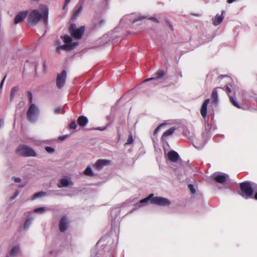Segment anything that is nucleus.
I'll list each match as a JSON object with an SVG mask.
<instances>
[{
    "label": "nucleus",
    "instance_id": "obj_11",
    "mask_svg": "<svg viewBox=\"0 0 257 257\" xmlns=\"http://www.w3.org/2000/svg\"><path fill=\"white\" fill-rule=\"evenodd\" d=\"M110 161L104 159H99L94 164L93 167L97 170H101L104 167L110 164Z\"/></svg>",
    "mask_w": 257,
    "mask_h": 257
},
{
    "label": "nucleus",
    "instance_id": "obj_16",
    "mask_svg": "<svg viewBox=\"0 0 257 257\" xmlns=\"http://www.w3.org/2000/svg\"><path fill=\"white\" fill-rule=\"evenodd\" d=\"M210 102V99L209 98L206 99L203 103L202 104L201 108V114L202 116L203 117H205L206 116L207 114V107L208 104V103Z\"/></svg>",
    "mask_w": 257,
    "mask_h": 257
},
{
    "label": "nucleus",
    "instance_id": "obj_3",
    "mask_svg": "<svg viewBox=\"0 0 257 257\" xmlns=\"http://www.w3.org/2000/svg\"><path fill=\"white\" fill-rule=\"evenodd\" d=\"M65 44L62 45L60 40H57L55 42L56 51L58 53H60L62 51H69L74 49L78 45L76 42H72V38L68 36L64 35L60 38Z\"/></svg>",
    "mask_w": 257,
    "mask_h": 257
},
{
    "label": "nucleus",
    "instance_id": "obj_49",
    "mask_svg": "<svg viewBox=\"0 0 257 257\" xmlns=\"http://www.w3.org/2000/svg\"><path fill=\"white\" fill-rule=\"evenodd\" d=\"M43 67H44V68L45 69L46 68V67L45 63H43Z\"/></svg>",
    "mask_w": 257,
    "mask_h": 257
},
{
    "label": "nucleus",
    "instance_id": "obj_32",
    "mask_svg": "<svg viewBox=\"0 0 257 257\" xmlns=\"http://www.w3.org/2000/svg\"><path fill=\"white\" fill-rule=\"evenodd\" d=\"M133 138L132 135H130L128 136V138L127 139V142H126V145H130L133 143Z\"/></svg>",
    "mask_w": 257,
    "mask_h": 257
},
{
    "label": "nucleus",
    "instance_id": "obj_5",
    "mask_svg": "<svg viewBox=\"0 0 257 257\" xmlns=\"http://www.w3.org/2000/svg\"><path fill=\"white\" fill-rule=\"evenodd\" d=\"M39 113L38 107L34 103H32L27 112L28 120L31 122H35L38 118Z\"/></svg>",
    "mask_w": 257,
    "mask_h": 257
},
{
    "label": "nucleus",
    "instance_id": "obj_35",
    "mask_svg": "<svg viewBox=\"0 0 257 257\" xmlns=\"http://www.w3.org/2000/svg\"><path fill=\"white\" fill-rule=\"evenodd\" d=\"M28 97L29 98V103L31 104L33 100V95L31 92L29 91L28 92Z\"/></svg>",
    "mask_w": 257,
    "mask_h": 257
},
{
    "label": "nucleus",
    "instance_id": "obj_50",
    "mask_svg": "<svg viewBox=\"0 0 257 257\" xmlns=\"http://www.w3.org/2000/svg\"><path fill=\"white\" fill-rule=\"evenodd\" d=\"M24 185H21V186H20V187H23L24 186Z\"/></svg>",
    "mask_w": 257,
    "mask_h": 257
},
{
    "label": "nucleus",
    "instance_id": "obj_18",
    "mask_svg": "<svg viewBox=\"0 0 257 257\" xmlns=\"http://www.w3.org/2000/svg\"><path fill=\"white\" fill-rule=\"evenodd\" d=\"M78 122L80 126H84L88 123V119L84 116H80L78 119Z\"/></svg>",
    "mask_w": 257,
    "mask_h": 257
},
{
    "label": "nucleus",
    "instance_id": "obj_10",
    "mask_svg": "<svg viewBox=\"0 0 257 257\" xmlns=\"http://www.w3.org/2000/svg\"><path fill=\"white\" fill-rule=\"evenodd\" d=\"M69 221L67 216L62 217L59 222V228L61 232H64L68 228Z\"/></svg>",
    "mask_w": 257,
    "mask_h": 257
},
{
    "label": "nucleus",
    "instance_id": "obj_33",
    "mask_svg": "<svg viewBox=\"0 0 257 257\" xmlns=\"http://www.w3.org/2000/svg\"><path fill=\"white\" fill-rule=\"evenodd\" d=\"M165 124H166V123H161V124H160V125H159L156 127V128L155 130V131H154V134H156L158 133V132H159V130H160L162 127H163V126H164Z\"/></svg>",
    "mask_w": 257,
    "mask_h": 257
},
{
    "label": "nucleus",
    "instance_id": "obj_24",
    "mask_svg": "<svg viewBox=\"0 0 257 257\" xmlns=\"http://www.w3.org/2000/svg\"><path fill=\"white\" fill-rule=\"evenodd\" d=\"M20 250V247L19 245L15 246L11 250L10 254L12 256H15Z\"/></svg>",
    "mask_w": 257,
    "mask_h": 257
},
{
    "label": "nucleus",
    "instance_id": "obj_8",
    "mask_svg": "<svg viewBox=\"0 0 257 257\" xmlns=\"http://www.w3.org/2000/svg\"><path fill=\"white\" fill-rule=\"evenodd\" d=\"M213 179L217 183L224 184L228 178V175L221 172H216L212 174Z\"/></svg>",
    "mask_w": 257,
    "mask_h": 257
},
{
    "label": "nucleus",
    "instance_id": "obj_20",
    "mask_svg": "<svg viewBox=\"0 0 257 257\" xmlns=\"http://www.w3.org/2000/svg\"><path fill=\"white\" fill-rule=\"evenodd\" d=\"M175 130V128L172 127L165 132L162 136V139L164 140L165 138L172 135Z\"/></svg>",
    "mask_w": 257,
    "mask_h": 257
},
{
    "label": "nucleus",
    "instance_id": "obj_45",
    "mask_svg": "<svg viewBox=\"0 0 257 257\" xmlns=\"http://www.w3.org/2000/svg\"><path fill=\"white\" fill-rule=\"evenodd\" d=\"M150 19L152 20H153V21H155V22H156L157 23H159L158 20L157 18H156L152 17V18H150Z\"/></svg>",
    "mask_w": 257,
    "mask_h": 257
},
{
    "label": "nucleus",
    "instance_id": "obj_23",
    "mask_svg": "<svg viewBox=\"0 0 257 257\" xmlns=\"http://www.w3.org/2000/svg\"><path fill=\"white\" fill-rule=\"evenodd\" d=\"M18 91H19V87L18 86L13 87L11 89V96H10L11 100H13V99L14 98V97L16 96V93L18 92Z\"/></svg>",
    "mask_w": 257,
    "mask_h": 257
},
{
    "label": "nucleus",
    "instance_id": "obj_38",
    "mask_svg": "<svg viewBox=\"0 0 257 257\" xmlns=\"http://www.w3.org/2000/svg\"><path fill=\"white\" fill-rule=\"evenodd\" d=\"M226 91L228 94L230 93L231 92V87H229L228 85H226Z\"/></svg>",
    "mask_w": 257,
    "mask_h": 257
},
{
    "label": "nucleus",
    "instance_id": "obj_37",
    "mask_svg": "<svg viewBox=\"0 0 257 257\" xmlns=\"http://www.w3.org/2000/svg\"><path fill=\"white\" fill-rule=\"evenodd\" d=\"M71 0H65L64 2V5L63 6V9L65 10L67 6V5L69 4Z\"/></svg>",
    "mask_w": 257,
    "mask_h": 257
},
{
    "label": "nucleus",
    "instance_id": "obj_17",
    "mask_svg": "<svg viewBox=\"0 0 257 257\" xmlns=\"http://www.w3.org/2000/svg\"><path fill=\"white\" fill-rule=\"evenodd\" d=\"M224 18L223 12L219 15H216V16L212 19L213 25L215 26L219 25L222 21Z\"/></svg>",
    "mask_w": 257,
    "mask_h": 257
},
{
    "label": "nucleus",
    "instance_id": "obj_4",
    "mask_svg": "<svg viewBox=\"0 0 257 257\" xmlns=\"http://www.w3.org/2000/svg\"><path fill=\"white\" fill-rule=\"evenodd\" d=\"M256 185L252 182L246 181L240 184V195L245 199L252 198L253 191L255 190Z\"/></svg>",
    "mask_w": 257,
    "mask_h": 257
},
{
    "label": "nucleus",
    "instance_id": "obj_21",
    "mask_svg": "<svg viewBox=\"0 0 257 257\" xmlns=\"http://www.w3.org/2000/svg\"><path fill=\"white\" fill-rule=\"evenodd\" d=\"M69 184H72V183L70 182L67 179H61L60 181V184H58V186L59 188L67 187L69 185Z\"/></svg>",
    "mask_w": 257,
    "mask_h": 257
},
{
    "label": "nucleus",
    "instance_id": "obj_9",
    "mask_svg": "<svg viewBox=\"0 0 257 257\" xmlns=\"http://www.w3.org/2000/svg\"><path fill=\"white\" fill-rule=\"evenodd\" d=\"M66 71L64 70H63L61 73L57 74L56 85L58 88L61 89L64 85L66 81Z\"/></svg>",
    "mask_w": 257,
    "mask_h": 257
},
{
    "label": "nucleus",
    "instance_id": "obj_36",
    "mask_svg": "<svg viewBox=\"0 0 257 257\" xmlns=\"http://www.w3.org/2000/svg\"><path fill=\"white\" fill-rule=\"evenodd\" d=\"M19 193V191H16L15 192V193H14V194L13 196H11L10 199L11 200H12L14 199L15 198H16L18 196Z\"/></svg>",
    "mask_w": 257,
    "mask_h": 257
},
{
    "label": "nucleus",
    "instance_id": "obj_12",
    "mask_svg": "<svg viewBox=\"0 0 257 257\" xmlns=\"http://www.w3.org/2000/svg\"><path fill=\"white\" fill-rule=\"evenodd\" d=\"M28 11H22L19 13L14 19L15 24L17 25L24 21V19L26 18V17L28 16Z\"/></svg>",
    "mask_w": 257,
    "mask_h": 257
},
{
    "label": "nucleus",
    "instance_id": "obj_7",
    "mask_svg": "<svg viewBox=\"0 0 257 257\" xmlns=\"http://www.w3.org/2000/svg\"><path fill=\"white\" fill-rule=\"evenodd\" d=\"M84 27L82 26L79 29H76V25L71 24L69 28V31L72 36L75 39H79L82 37L84 32Z\"/></svg>",
    "mask_w": 257,
    "mask_h": 257
},
{
    "label": "nucleus",
    "instance_id": "obj_13",
    "mask_svg": "<svg viewBox=\"0 0 257 257\" xmlns=\"http://www.w3.org/2000/svg\"><path fill=\"white\" fill-rule=\"evenodd\" d=\"M145 17H142L141 18H135L134 14H132L129 15L125 16L123 17L121 20L120 22L123 23L124 22H126V23H127V21H129L130 22H133L135 23L137 21H139L140 19H144Z\"/></svg>",
    "mask_w": 257,
    "mask_h": 257
},
{
    "label": "nucleus",
    "instance_id": "obj_46",
    "mask_svg": "<svg viewBox=\"0 0 257 257\" xmlns=\"http://www.w3.org/2000/svg\"><path fill=\"white\" fill-rule=\"evenodd\" d=\"M105 128H106L105 127H98V128H97V129H96V130H100V131H104V130H105Z\"/></svg>",
    "mask_w": 257,
    "mask_h": 257
},
{
    "label": "nucleus",
    "instance_id": "obj_25",
    "mask_svg": "<svg viewBox=\"0 0 257 257\" xmlns=\"http://www.w3.org/2000/svg\"><path fill=\"white\" fill-rule=\"evenodd\" d=\"M84 173L86 176H93L94 175L91 168L89 166L85 169Z\"/></svg>",
    "mask_w": 257,
    "mask_h": 257
},
{
    "label": "nucleus",
    "instance_id": "obj_29",
    "mask_svg": "<svg viewBox=\"0 0 257 257\" xmlns=\"http://www.w3.org/2000/svg\"><path fill=\"white\" fill-rule=\"evenodd\" d=\"M46 209L44 207H41L40 208H36L34 210V212L36 213H43L45 212Z\"/></svg>",
    "mask_w": 257,
    "mask_h": 257
},
{
    "label": "nucleus",
    "instance_id": "obj_28",
    "mask_svg": "<svg viewBox=\"0 0 257 257\" xmlns=\"http://www.w3.org/2000/svg\"><path fill=\"white\" fill-rule=\"evenodd\" d=\"M32 221V218L28 219L25 222L24 225V229H27L31 224Z\"/></svg>",
    "mask_w": 257,
    "mask_h": 257
},
{
    "label": "nucleus",
    "instance_id": "obj_14",
    "mask_svg": "<svg viewBox=\"0 0 257 257\" xmlns=\"http://www.w3.org/2000/svg\"><path fill=\"white\" fill-rule=\"evenodd\" d=\"M165 72L163 70H160L156 73V76L155 77H152L150 78H148L145 80L143 82H148L151 80L154 81V84H157L158 83L157 80L159 79L162 78L165 75Z\"/></svg>",
    "mask_w": 257,
    "mask_h": 257
},
{
    "label": "nucleus",
    "instance_id": "obj_39",
    "mask_svg": "<svg viewBox=\"0 0 257 257\" xmlns=\"http://www.w3.org/2000/svg\"><path fill=\"white\" fill-rule=\"evenodd\" d=\"M6 78V75L5 76V77H4V78L3 79V80H2V81L0 83V89H2L3 88Z\"/></svg>",
    "mask_w": 257,
    "mask_h": 257
},
{
    "label": "nucleus",
    "instance_id": "obj_15",
    "mask_svg": "<svg viewBox=\"0 0 257 257\" xmlns=\"http://www.w3.org/2000/svg\"><path fill=\"white\" fill-rule=\"evenodd\" d=\"M167 157L168 159L172 162H176L180 158L178 154L174 151L169 152L167 154Z\"/></svg>",
    "mask_w": 257,
    "mask_h": 257
},
{
    "label": "nucleus",
    "instance_id": "obj_30",
    "mask_svg": "<svg viewBox=\"0 0 257 257\" xmlns=\"http://www.w3.org/2000/svg\"><path fill=\"white\" fill-rule=\"evenodd\" d=\"M77 127V125L76 124L75 121H72L69 124V128L70 129H75Z\"/></svg>",
    "mask_w": 257,
    "mask_h": 257
},
{
    "label": "nucleus",
    "instance_id": "obj_26",
    "mask_svg": "<svg viewBox=\"0 0 257 257\" xmlns=\"http://www.w3.org/2000/svg\"><path fill=\"white\" fill-rule=\"evenodd\" d=\"M229 99L230 102L232 103V104L236 107L237 108H240V105L239 104L236 102V101L235 100V99L233 98V96H229Z\"/></svg>",
    "mask_w": 257,
    "mask_h": 257
},
{
    "label": "nucleus",
    "instance_id": "obj_34",
    "mask_svg": "<svg viewBox=\"0 0 257 257\" xmlns=\"http://www.w3.org/2000/svg\"><path fill=\"white\" fill-rule=\"evenodd\" d=\"M45 150L48 153L50 154L54 153L55 151L54 149L50 147H46Z\"/></svg>",
    "mask_w": 257,
    "mask_h": 257
},
{
    "label": "nucleus",
    "instance_id": "obj_42",
    "mask_svg": "<svg viewBox=\"0 0 257 257\" xmlns=\"http://www.w3.org/2000/svg\"><path fill=\"white\" fill-rule=\"evenodd\" d=\"M205 142H204L203 144L200 145H198V146H195L194 145V147L196 148H198V149H201L204 146V145L205 144Z\"/></svg>",
    "mask_w": 257,
    "mask_h": 257
},
{
    "label": "nucleus",
    "instance_id": "obj_40",
    "mask_svg": "<svg viewBox=\"0 0 257 257\" xmlns=\"http://www.w3.org/2000/svg\"><path fill=\"white\" fill-rule=\"evenodd\" d=\"M67 136L68 135L61 136L59 137L58 139L60 141H63Z\"/></svg>",
    "mask_w": 257,
    "mask_h": 257
},
{
    "label": "nucleus",
    "instance_id": "obj_22",
    "mask_svg": "<svg viewBox=\"0 0 257 257\" xmlns=\"http://www.w3.org/2000/svg\"><path fill=\"white\" fill-rule=\"evenodd\" d=\"M82 11V6H77L74 10L73 17L76 18Z\"/></svg>",
    "mask_w": 257,
    "mask_h": 257
},
{
    "label": "nucleus",
    "instance_id": "obj_6",
    "mask_svg": "<svg viewBox=\"0 0 257 257\" xmlns=\"http://www.w3.org/2000/svg\"><path fill=\"white\" fill-rule=\"evenodd\" d=\"M18 155L23 157H35L36 153L31 148L26 146H20L17 149Z\"/></svg>",
    "mask_w": 257,
    "mask_h": 257
},
{
    "label": "nucleus",
    "instance_id": "obj_48",
    "mask_svg": "<svg viewBox=\"0 0 257 257\" xmlns=\"http://www.w3.org/2000/svg\"><path fill=\"white\" fill-rule=\"evenodd\" d=\"M104 23V21L103 20H101L100 21V25H102Z\"/></svg>",
    "mask_w": 257,
    "mask_h": 257
},
{
    "label": "nucleus",
    "instance_id": "obj_43",
    "mask_svg": "<svg viewBox=\"0 0 257 257\" xmlns=\"http://www.w3.org/2000/svg\"><path fill=\"white\" fill-rule=\"evenodd\" d=\"M13 178L14 180L15 181V182H17V183L20 182L21 180V178H20L13 177Z\"/></svg>",
    "mask_w": 257,
    "mask_h": 257
},
{
    "label": "nucleus",
    "instance_id": "obj_1",
    "mask_svg": "<svg viewBox=\"0 0 257 257\" xmlns=\"http://www.w3.org/2000/svg\"><path fill=\"white\" fill-rule=\"evenodd\" d=\"M39 9L42 13L37 10H33L30 12L28 16V22L29 25L35 26L42 19L46 25L48 23L49 9L48 7L43 4L39 6Z\"/></svg>",
    "mask_w": 257,
    "mask_h": 257
},
{
    "label": "nucleus",
    "instance_id": "obj_41",
    "mask_svg": "<svg viewBox=\"0 0 257 257\" xmlns=\"http://www.w3.org/2000/svg\"><path fill=\"white\" fill-rule=\"evenodd\" d=\"M255 192L254 196H252V198L254 199L257 200V185L255 187V190L254 191Z\"/></svg>",
    "mask_w": 257,
    "mask_h": 257
},
{
    "label": "nucleus",
    "instance_id": "obj_27",
    "mask_svg": "<svg viewBox=\"0 0 257 257\" xmlns=\"http://www.w3.org/2000/svg\"><path fill=\"white\" fill-rule=\"evenodd\" d=\"M46 195V193L44 192H39L35 194L32 198V200H35L37 198L43 197Z\"/></svg>",
    "mask_w": 257,
    "mask_h": 257
},
{
    "label": "nucleus",
    "instance_id": "obj_44",
    "mask_svg": "<svg viewBox=\"0 0 257 257\" xmlns=\"http://www.w3.org/2000/svg\"><path fill=\"white\" fill-rule=\"evenodd\" d=\"M60 111V108H57L54 109V112L56 114H59Z\"/></svg>",
    "mask_w": 257,
    "mask_h": 257
},
{
    "label": "nucleus",
    "instance_id": "obj_2",
    "mask_svg": "<svg viewBox=\"0 0 257 257\" xmlns=\"http://www.w3.org/2000/svg\"><path fill=\"white\" fill-rule=\"evenodd\" d=\"M151 201L152 204H156L160 206H168L171 204L169 199L162 197H154L153 194H151L147 198L141 200L138 203L135 205V208L138 209L142 207L145 204Z\"/></svg>",
    "mask_w": 257,
    "mask_h": 257
},
{
    "label": "nucleus",
    "instance_id": "obj_47",
    "mask_svg": "<svg viewBox=\"0 0 257 257\" xmlns=\"http://www.w3.org/2000/svg\"><path fill=\"white\" fill-rule=\"evenodd\" d=\"M3 124H4V121L2 120H0V128L2 127V126L3 125Z\"/></svg>",
    "mask_w": 257,
    "mask_h": 257
},
{
    "label": "nucleus",
    "instance_id": "obj_31",
    "mask_svg": "<svg viewBox=\"0 0 257 257\" xmlns=\"http://www.w3.org/2000/svg\"><path fill=\"white\" fill-rule=\"evenodd\" d=\"M188 188L192 194H194L196 193L195 189L192 184H189L188 185Z\"/></svg>",
    "mask_w": 257,
    "mask_h": 257
},
{
    "label": "nucleus",
    "instance_id": "obj_19",
    "mask_svg": "<svg viewBox=\"0 0 257 257\" xmlns=\"http://www.w3.org/2000/svg\"><path fill=\"white\" fill-rule=\"evenodd\" d=\"M217 89V88L214 89L212 93V102L213 103H217L218 101V95Z\"/></svg>",
    "mask_w": 257,
    "mask_h": 257
}]
</instances>
